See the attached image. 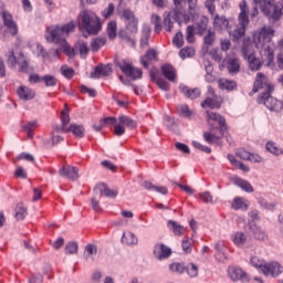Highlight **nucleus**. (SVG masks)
Here are the masks:
<instances>
[{"label": "nucleus", "mask_w": 283, "mask_h": 283, "mask_svg": "<svg viewBox=\"0 0 283 283\" xmlns=\"http://www.w3.org/2000/svg\"><path fill=\"white\" fill-rule=\"evenodd\" d=\"M275 36V30L271 27H263L261 31L254 34L255 48L260 50V57L255 56L253 45L243 44L241 48L242 56L249 63V67L252 72H258L262 67V63L266 62L268 67L273 65L275 61V43L272 39Z\"/></svg>", "instance_id": "1"}, {"label": "nucleus", "mask_w": 283, "mask_h": 283, "mask_svg": "<svg viewBox=\"0 0 283 283\" xmlns=\"http://www.w3.org/2000/svg\"><path fill=\"white\" fill-rule=\"evenodd\" d=\"M76 21L71 20L66 24L63 25H51L46 28L45 39L49 43H56L63 45L65 40L72 32L76 30Z\"/></svg>", "instance_id": "2"}, {"label": "nucleus", "mask_w": 283, "mask_h": 283, "mask_svg": "<svg viewBox=\"0 0 283 283\" xmlns=\"http://www.w3.org/2000/svg\"><path fill=\"white\" fill-rule=\"evenodd\" d=\"M207 116L208 120H214L219 124V127L217 128L219 129V135H217L216 133L205 132L203 139L208 143V145H217V147H222V140L220 139L222 138V136H224L227 129H229V126H227V118L218 113L209 111H207Z\"/></svg>", "instance_id": "3"}, {"label": "nucleus", "mask_w": 283, "mask_h": 283, "mask_svg": "<svg viewBox=\"0 0 283 283\" xmlns=\"http://www.w3.org/2000/svg\"><path fill=\"white\" fill-rule=\"evenodd\" d=\"M80 30H85L86 34L94 35L103 30V24L94 12L84 10L80 13Z\"/></svg>", "instance_id": "4"}, {"label": "nucleus", "mask_w": 283, "mask_h": 283, "mask_svg": "<svg viewBox=\"0 0 283 283\" xmlns=\"http://www.w3.org/2000/svg\"><path fill=\"white\" fill-rule=\"evenodd\" d=\"M254 6H260L261 11L270 21H280L282 19L283 6L275 3V0H253Z\"/></svg>", "instance_id": "5"}, {"label": "nucleus", "mask_w": 283, "mask_h": 283, "mask_svg": "<svg viewBox=\"0 0 283 283\" xmlns=\"http://www.w3.org/2000/svg\"><path fill=\"white\" fill-rule=\"evenodd\" d=\"M250 262L254 269H260L265 277H269V275H271V277L282 275V265L277 262L268 263L264 259H260L259 256H252Z\"/></svg>", "instance_id": "6"}, {"label": "nucleus", "mask_w": 283, "mask_h": 283, "mask_svg": "<svg viewBox=\"0 0 283 283\" xmlns=\"http://www.w3.org/2000/svg\"><path fill=\"white\" fill-rule=\"evenodd\" d=\"M7 63L9 67H18V72L22 74H32L34 69L30 65V62L25 60V55L22 52L14 54V51H9L7 53Z\"/></svg>", "instance_id": "7"}, {"label": "nucleus", "mask_w": 283, "mask_h": 283, "mask_svg": "<svg viewBox=\"0 0 283 283\" xmlns=\"http://www.w3.org/2000/svg\"><path fill=\"white\" fill-rule=\"evenodd\" d=\"M271 92L260 93L258 103L264 105L270 112H280L282 109V103L275 97L271 96Z\"/></svg>", "instance_id": "8"}, {"label": "nucleus", "mask_w": 283, "mask_h": 283, "mask_svg": "<svg viewBox=\"0 0 283 283\" xmlns=\"http://www.w3.org/2000/svg\"><path fill=\"white\" fill-rule=\"evenodd\" d=\"M116 67H119V70L127 76L128 78H132V81H138L143 78V69H136L132 64L123 61H115Z\"/></svg>", "instance_id": "9"}, {"label": "nucleus", "mask_w": 283, "mask_h": 283, "mask_svg": "<svg viewBox=\"0 0 283 283\" xmlns=\"http://www.w3.org/2000/svg\"><path fill=\"white\" fill-rule=\"evenodd\" d=\"M201 107L203 109H207V107H209V109H220V107H222V97L216 95L213 87H208V96L201 103Z\"/></svg>", "instance_id": "10"}, {"label": "nucleus", "mask_w": 283, "mask_h": 283, "mask_svg": "<svg viewBox=\"0 0 283 283\" xmlns=\"http://www.w3.org/2000/svg\"><path fill=\"white\" fill-rule=\"evenodd\" d=\"M260 90H265V92H273V86L269 84V80L264 73L256 74L252 93L256 94V92H260Z\"/></svg>", "instance_id": "11"}, {"label": "nucleus", "mask_w": 283, "mask_h": 283, "mask_svg": "<svg viewBox=\"0 0 283 283\" xmlns=\"http://www.w3.org/2000/svg\"><path fill=\"white\" fill-rule=\"evenodd\" d=\"M174 1V19L177 23L182 21H189V15L185 14V0H172Z\"/></svg>", "instance_id": "12"}, {"label": "nucleus", "mask_w": 283, "mask_h": 283, "mask_svg": "<svg viewBox=\"0 0 283 283\" xmlns=\"http://www.w3.org/2000/svg\"><path fill=\"white\" fill-rule=\"evenodd\" d=\"M1 15L3 19V25L7 28L9 34H11V36H17V34H19V25L14 22L10 12L2 11Z\"/></svg>", "instance_id": "13"}, {"label": "nucleus", "mask_w": 283, "mask_h": 283, "mask_svg": "<svg viewBox=\"0 0 283 283\" xmlns=\"http://www.w3.org/2000/svg\"><path fill=\"white\" fill-rule=\"evenodd\" d=\"M247 28H249V21L242 22V20H239V25L234 30L228 29L232 41H240L247 34Z\"/></svg>", "instance_id": "14"}, {"label": "nucleus", "mask_w": 283, "mask_h": 283, "mask_svg": "<svg viewBox=\"0 0 283 283\" xmlns=\"http://www.w3.org/2000/svg\"><path fill=\"white\" fill-rule=\"evenodd\" d=\"M153 253L157 260H167L171 256V248L165 245L164 243H157L154 247Z\"/></svg>", "instance_id": "15"}, {"label": "nucleus", "mask_w": 283, "mask_h": 283, "mask_svg": "<svg viewBox=\"0 0 283 283\" xmlns=\"http://www.w3.org/2000/svg\"><path fill=\"white\" fill-rule=\"evenodd\" d=\"M112 64L99 63L91 73V78H101V76H109L112 74Z\"/></svg>", "instance_id": "16"}, {"label": "nucleus", "mask_w": 283, "mask_h": 283, "mask_svg": "<svg viewBox=\"0 0 283 283\" xmlns=\"http://www.w3.org/2000/svg\"><path fill=\"white\" fill-rule=\"evenodd\" d=\"M228 273L232 282H249V274H247V272L242 271L240 268H230Z\"/></svg>", "instance_id": "17"}, {"label": "nucleus", "mask_w": 283, "mask_h": 283, "mask_svg": "<svg viewBox=\"0 0 283 283\" xmlns=\"http://www.w3.org/2000/svg\"><path fill=\"white\" fill-rule=\"evenodd\" d=\"M118 39H120L130 48H136V33L129 32L127 29H120L117 33Z\"/></svg>", "instance_id": "18"}, {"label": "nucleus", "mask_w": 283, "mask_h": 283, "mask_svg": "<svg viewBox=\"0 0 283 283\" xmlns=\"http://www.w3.org/2000/svg\"><path fill=\"white\" fill-rule=\"evenodd\" d=\"M94 191L106 198H116V196H118V190L109 189L106 184H97Z\"/></svg>", "instance_id": "19"}, {"label": "nucleus", "mask_w": 283, "mask_h": 283, "mask_svg": "<svg viewBox=\"0 0 283 283\" xmlns=\"http://www.w3.org/2000/svg\"><path fill=\"white\" fill-rule=\"evenodd\" d=\"M60 176L69 178V180H78V168L74 166H64L59 170Z\"/></svg>", "instance_id": "20"}, {"label": "nucleus", "mask_w": 283, "mask_h": 283, "mask_svg": "<svg viewBox=\"0 0 283 283\" xmlns=\"http://www.w3.org/2000/svg\"><path fill=\"white\" fill-rule=\"evenodd\" d=\"M179 92H181L186 98H190V101H195V98H199L201 92L200 88H190L185 84L179 85Z\"/></svg>", "instance_id": "21"}, {"label": "nucleus", "mask_w": 283, "mask_h": 283, "mask_svg": "<svg viewBox=\"0 0 283 283\" xmlns=\"http://www.w3.org/2000/svg\"><path fill=\"white\" fill-rule=\"evenodd\" d=\"M208 25H209V18L205 15H200L192 28L195 29L196 34H199V36H202V34L207 32Z\"/></svg>", "instance_id": "22"}, {"label": "nucleus", "mask_w": 283, "mask_h": 283, "mask_svg": "<svg viewBox=\"0 0 283 283\" xmlns=\"http://www.w3.org/2000/svg\"><path fill=\"white\" fill-rule=\"evenodd\" d=\"M17 94L21 101H32L36 96V93L34 90L28 87V86H20L17 90Z\"/></svg>", "instance_id": "23"}, {"label": "nucleus", "mask_w": 283, "mask_h": 283, "mask_svg": "<svg viewBox=\"0 0 283 283\" xmlns=\"http://www.w3.org/2000/svg\"><path fill=\"white\" fill-rule=\"evenodd\" d=\"M249 227L252 231V235L254 240H259L261 242H264L269 237L266 235V232L262 230V228H259L255 223L249 222Z\"/></svg>", "instance_id": "24"}, {"label": "nucleus", "mask_w": 283, "mask_h": 283, "mask_svg": "<svg viewBox=\"0 0 283 283\" xmlns=\"http://www.w3.org/2000/svg\"><path fill=\"white\" fill-rule=\"evenodd\" d=\"M149 61H158V55L154 49L148 50L140 59V63L145 70H149Z\"/></svg>", "instance_id": "25"}, {"label": "nucleus", "mask_w": 283, "mask_h": 283, "mask_svg": "<svg viewBox=\"0 0 283 283\" xmlns=\"http://www.w3.org/2000/svg\"><path fill=\"white\" fill-rule=\"evenodd\" d=\"M213 28L214 30H229V20L224 15L216 14Z\"/></svg>", "instance_id": "26"}, {"label": "nucleus", "mask_w": 283, "mask_h": 283, "mask_svg": "<svg viewBox=\"0 0 283 283\" xmlns=\"http://www.w3.org/2000/svg\"><path fill=\"white\" fill-rule=\"evenodd\" d=\"M161 74L167 81H176V69L171 64L161 65Z\"/></svg>", "instance_id": "27"}, {"label": "nucleus", "mask_w": 283, "mask_h": 283, "mask_svg": "<svg viewBox=\"0 0 283 283\" xmlns=\"http://www.w3.org/2000/svg\"><path fill=\"white\" fill-rule=\"evenodd\" d=\"M66 132H72L73 136H76V138L85 137V126L78 125L76 123L70 124L69 128H66Z\"/></svg>", "instance_id": "28"}, {"label": "nucleus", "mask_w": 283, "mask_h": 283, "mask_svg": "<svg viewBox=\"0 0 283 283\" xmlns=\"http://www.w3.org/2000/svg\"><path fill=\"white\" fill-rule=\"evenodd\" d=\"M219 87L220 90H227V92H235L238 90V83L231 80H220Z\"/></svg>", "instance_id": "29"}, {"label": "nucleus", "mask_w": 283, "mask_h": 283, "mask_svg": "<svg viewBox=\"0 0 283 283\" xmlns=\"http://www.w3.org/2000/svg\"><path fill=\"white\" fill-rule=\"evenodd\" d=\"M229 74L232 76L240 72V61L238 59H229L227 63Z\"/></svg>", "instance_id": "30"}, {"label": "nucleus", "mask_w": 283, "mask_h": 283, "mask_svg": "<svg viewBox=\"0 0 283 283\" xmlns=\"http://www.w3.org/2000/svg\"><path fill=\"white\" fill-rule=\"evenodd\" d=\"M240 13H239V21H242V23H245V21H249V6L247 4V0H242L239 4Z\"/></svg>", "instance_id": "31"}, {"label": "nucleus", "mask_w": 283, "mask_h": 283, "mask_svg": "<svg viewBox=\"0 0 283 283\" xmlns=\"http://www.w3.org/2000/svg\"><path fill=\"white\" fill-rule=\"evenodd\" d=\"M151 38V28L148 25L143 28L142 38H140V46L147 48L149 46V39Z\"/></svg>", "instance_id": "32"}, {"label": "nucleus", "mask_w": 283, "mask_h": 283, "mask_svg": "<svg viewBox=\"0 0 283 283\" xmlns=\"http://www.w3.org/2000/svg\"><path fill=\"white\" fill-rule=\"evenodd\" d=\"M167 227H168V229H171V231L175 235H182L185 233V227L178 224V222H176L174 220H169L167 222Z\"/></svg>", "instance_id": "33"}, {"label": "nucleus", "mask_w": 283, "mask_h": 283, "mask_svg": "<svg viewBox=\"0 0 283 283\" xmlns=\"http://www.w3.org/2000/svg\"><path fill=\"white\" fill-rule=\"evenodd\" d=\"M177 114L182 118H191V116H193V111L189 109V105L180 104L177 106Z\"/></svg>", "instance_id": "34"}, {"label": "nucleus", "mask_w": 283, "mask_h": 283, "mask_svg": "<svg viewBox=\"0 0 283 283\" xmlns=\"http://www.w3.org/2000/svg\"><path fill=\"white\" fill-rule=\"evenodd\" d=\"M234 185H237V187H240V189H242L243 191H247V193H253V186H251V184L244 179H234Z\"/></svg>", "instance_id": "35"}, {"label": "nucleus", "mask_w": 283, "mask_h": 283, "mask_svg": "<svg viewBox=\"0 0 283 283\" xmlns=\"http://www.w3.org/2000/svg\"><path fill=\"white\" fill-rule=\"evenodd\" d=\"M107 43V38H95L91 42V50L92 52H98L103 48V45H106Z\"/></svg>", "instance_id": "36"}, {"label": "nucleus", "mask_w": 283, "mask_h": 283, "mask_svg": "<svg viewBox=\"0 0 283 283\" xmlns=\"http://www.w3.org/2000/svg\"><path fill=\"white\" fill-rule=\"evenodd\" d=\"M119 124L124 125L125 127H128V129H136L137 123L136 120L132 119V117L122 115L118 117Z\"/></svg>", "instance_id": "37"}, {"label": "nucleus", "mask_w": 283, "mask_h": 283, "mask_svg": "<svg viewBox=\"0 0 283 283\" xmlns=\"http://www.w3.org/2000/svg\"><path fill=\"white\" fill-rule=\"evenodd\" d=\"M122 242L132 247L134 244H138V238L133 232H126L122 237Z\"/></svg>", "instance_id": "38"}, {"label": "nucleus", "mask_w": 283, "mask_h": 283, "mask_svg": "<svg viewBox=\"0 0 283 283\" xmlns=\"http://www.w3.org/2000/svg\"><path fill=\"white\" fill-rule=\"evenodd\" d=\"M232 242L235 247H244L247 244V234L244 232H235Z\"/></svg>", "instance_id": "39"}, {"label": "nucleus", "mask_w": 283, "mask_h": 283, "mask_svg": "<svg viewBox=\"0 0 283 283\" xmlns=\"http://www.w3.org/2000/svg\"><path fill=\"white\" fill-rule=\"evenodd\" d=\"M42 83H44L45 87H56L59 85V78L54 75L46 74L42 76Z\"/></svg>", "instance_id": "40"}, {"label": "nucleus", "mask_w": 283, "mask_h": 283, "mask_svg": "<svg viewBox=\"0 0 283 283\" xmlns=\"http://www.w3.org/2000/svg\"><path fill=\"white\" fill-rule=\"evenodd\" d=\"M28 216V209H25V206L23 203H18L15 207V213L14 218L15 220H24L25 217Z\"/></svg>", "instance_id": "41"}, {"label": "nucleus", "mask_w": 283, "mask_h": 283, "mask_svg": "<svg viewBox=\"0 0 283 283\" xmlns=\"http://www.w3.org/2000/svg\"><path fill=\"white\" fill-rule=\"evenodd\" d=\"M120 17L122 19H124L125 24L138 20V18H136V14H134V11H132V9H124L120 13Z\"/></svg>", "instance_id": "42"}, {"label": "nucleus", "mask_w": 283, "mask_h": 283, "mask_svg": "<svg viewBox=\"0 0 283 283\" xmlns=\"http://www.w3.org/2000/svg\"><path fill=\"white\" fill-rule=\"evenodd\" d=\"M232 209H234V211L238 210H242V211H247V209H249V205H247V202H244V200L240 197H237L232 203Z\"/></svg>", "instance_id": "43"}, {"label": "nucleus", "mask_w": 283, "mask_h": 283, "mask_svg": "<svg viewBox=\"0 0 283 283\" xmlns=\"http://www.w3.org/2000/svg\"><path fill=\"white\" fill-rule=\"evenodd\" d=\"M151 23L155 25V33L160 34V32H163V23H161L160 15L153 14L151 15Z\"/></svg>", "instance_id": "44"}, {"label": "nucleus", "mask_w": 283, "mask_h": 283, "mask_svg": "<svg viewBox=\"0 0 283 283\" xmlns=\"http://www.w3.org/2000/svg\"><path fill=\"white\" fill-rule=\"evenodd\" d=\"M164 30L166 32H171L174 30V21H171L170 13L164 14Z\"/></svg>", "instance_id": "45"}, {"label": "nucleus", "mask_w": 283, "mask_h": 283, "mask_svg": "<svg viewBox=\"0 0 283 283\" xmlns=\"http://www.w3.org/2000/svg\"><path fill=\"white\" fill-rule=\"evenodd\" d=\"M170 271H172V273H179V275H182V273H185V271H187V266L185 265V263H171L169 265Z\"/></svg>", "instance_id": "46"}, {"label": "nucleus", "mask_w": 283, "mask_h": 283, "mask_svg": "<svg viewBox=\"0 0 283 283\" xmlns=\"http://www.w3.org/2000/svg\"><path fill=\"white\" fill-rule=\"evenodd\" d=\"M38 125L39 123L36 120L29 122L27 125L22 127V129L27 132V136L29 138H32V136H34V132L32 129H34V127H36Z\"/></svg>", "instance_id": "47"}, {"label": "nucleus", "mask_w": 283, "mask_h": 283, "mask_svg": "<svg viewBox=\"0 0 283 283\" xmlns=\"http://www.w3.org/2000/svg\"><path fill=\"white\" fill-rule=\"evenodd\" d=\"M116 30H117L116 21H111L107 25V34L111 41H114V39H116Z\"/></svg>", "instance_id": "48"}, {"label": "nucleus", "mask_w": 283, "mask_h": 283, "mask_svg": "<svg viewBox=\"0 0 283 283\" xmlns=\"http://www.w3.org/2000/svg\"><path fill=\"white\" fill-rule=\"evenodd\" d=\"M265 149L270 151V154H273L274 156H282V149L277 148V146H275V143H268L265 145Z\"/></svg>", "instance_id": "49"}, {"label": "nucleus", "mask_w": 283, "mask_h": 283, "mask_svg": "<svg viewBox=\"0 0 283 283\" xmlns=\"http://www.w3.org/2000/svg\"><path fill=\"white\" fill-rule=\"evenodd\" d=\"M65 253H69L70 255L78 253V243L74 241L66 243Z\"/></svg>", "instance_id": "50"}, {"label": "nucleus", "mask_w": 283, "mask_h": 283, "mask_svg": "<svg viewBox=\"0 0 283 283\" xmlns=\"http://www.w3.org/2000/svg\"><path fill=\"white\" fill-rule=\"evenodd\" d=\"M125 29L130 32V34H138V19L127 22Z\"/></svg>", "instance_id": "51"}, {"label": "nucleus", "mask_w": 283, "mask_h": 283, "mask_svg": "<svg viewBox=\"0 0 283 283\" xmlns=\"http://www.w3.org/2000/svg\"><path fill=\"white\" fill-rule=\"evenodd\" d=\"M195 54H196V50H193V48H184L179 51V56L182 60L187 59V56L188 59H190Z\"/></svg>", "instance_id": "52"}, {"label": "nucleus", "mask_w": 283, "mask_h": 283, "mask_svg": "<svg viewBox=\"0 0 283 283\" xmlns=\"http://www.w3.org/2000/svg\"><path fill=\"white\" fill-rule=\"evenodd\" d=\"M156 85L159 87V90H163L164 92H169L171 90V85L169 82L165 81L163 77H158L156 81Z\"/></svg>", "instance_id": "53"}, {"label": "nucleus", "mask_w": 283, "mask_h": 283, "mask_svg": "<svg viewBox=\"0 0 283 283\" xmlns=\"http://www.w3.org/2000/svg\"><path fill=\"white\" fill-rule=\"evenodd\" d=\"M259 205L263 207V209H268V211H273L275 207H277L276 202L269 203L264 198H259Z\"/></svg>", "instance_id": "54"}, {"label": "nucleus", "mask_w": 283, "mask_h": 283, "mask_svg": "<svg viewBox=\"0 0 283 283\" xmlns=\"http://www.w3.org/2000/svg\"><path fill=\"white\" fill-rule=\"evenodd\" d=\"M186 271H187L189 277H198V265H196L193 263H189L186 266Z\"/></svg>", "instance_id": "55"}, {"label": "nucleus", "mask_w": 283, "mask_h": 283, "mask_svg": "<svg viewBox=\"0 0 283 283\" xmlns=\"http://www.w3.org/2000/svg\"><path fill=\"white\" fill-rule=\"evenodd\" d=\"M61 74L64 75L69 81L74 78V69L63 65L61 67Z\"/></svg>", "instance_id": "56"}, {"label": "nucleus", "mask_w": 283, "mask_h": 283, "mask_svg": "<svg viewBox=\"0 0 283 283\" xmlns=\"http://www.w3.org/2000/svg\"><path fill=\"white\" fill-rule=\"evenodd\" d=\"M172 43L174 45H176V48H182L185 45L182 32L176 33V35L172 39Z\"/></svg>", "instance_id": "57"}, {"label": "nucleus", "mask_w": 283, "mask_h": 283, "mask_svg": "<svg viewBox=\"0 0 283 283\" xmlns=\"http://www.w3.org/2000/svg\"><path fill=\"white\" fill-rule=\"evenodd\" d=\"M193 32H196L193 25H188L186 29V40L188 43H193V41H196Z\"/></svg>", "instance_id": "58"}, {"label": "nucleus", "mask_w": 283, "mask_h": 283, "mask_svg": "<svg viewBox=\"0 0 283 283\" xmlns=\"http://www.w3.org/2000/svg\"><path fill=\"white\" fill-rule=\"evenodd\" d=\"M61 123L66 127L70 125V108L65 105V109L61 112Z\"/></svg>", "instance_id": "59"}, {"label": "nucleus", "mask_w": 283, "mask_h": 283, "mask_svg": "<svg viewBox=\"0 0 283 283\" xmlns=\"http://www.w3.org/2000/svg\"><path fill=\"white\" fill-rule=\"evenodd\" d=\"M216 41V32L209 30L208 34L205 35L203 42L206 45H213V42Z\"/></svg>", "instance_id": "60"}, {"label": "nucleus", "mask_w": 283, "mask_h": 283, "mask_svg": "<svg viewBox=\"0 0 283 283\" xmlns=\"http://www.w3.org/2000/svg\"><path fill=\"white\" fill-rule=\"evenodd\" d=\"M80 92H81V94H88V96H91V98H96V91L94 88H90L85 85H81Z\"/></svg>", "instance_id": "61"}, {"label": "nucleus", "mask_w": 283, "mask_h": 283, "mask_svg": "<svg viewBox=\"0 0 283 283\" xmlns=\"http://www.w3.org/2000/svg\"><path fill=\"white\" fill-rule=\"evenodd\" d=\"M114 3H109L108 7L102 11V17H104V19H109V17L114 14Z\"/></svg>", "instance_id": "62"}, {"label": "nucleus", "mask_w": 283, "mask_h": 283, "mask_svg": "<svg viewBox=\"0 0 283 283\" xmlns=\"http://www.w3.org/2000/svg\"><path fill=\"white\" fill-rule=\"evenodd\" d=\"M193 147L199 149V151H205V154H211V148L209 146H205L200 144V142H192Z\"/></svg>", "instance_id": "63"}, {"label": "nucleus", "mask_w": 283, "mask_h": 283, "mask_svg": "<svg viewBox=\"0 0 283 283\" xmlns=\"http://www.w3.org/2000/svg\"><path fill=\"white\" fill-rule=\"evenodd\" d=\"M250 154L251 153L247 151L245 149H239L235 153L237 157L240 158L241 160H249Z\"/></svg>", "instance_id": "64"}]
</instances>
